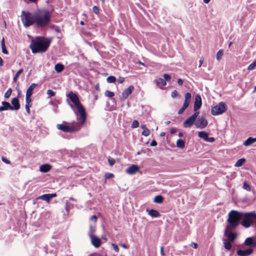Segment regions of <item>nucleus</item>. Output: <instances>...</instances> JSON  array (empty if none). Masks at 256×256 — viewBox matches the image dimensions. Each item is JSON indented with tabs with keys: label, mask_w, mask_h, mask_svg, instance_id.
I'll return each instance as SVG.
<instances>
[{
	"label": "nucleus",
	"mask_w": 256,
	"mask_h": 256,
	"mask_svg": "<svg viewBox=\"0 0 256 256\" xmlns=\"http://www.w3.org/2000/svg\"><path fill=\"white\" fill-rule=\"evenodd\" d=\"M50 42V38L38 37L32 40L30 47L34 54L44 52L48 48Z\"/></svg>",
	"instance_id": "1"
},
{
	"label": "nucleus",
	"mask_w": 256,
	"mask_h": 256,
	"mask_svg": "<svg viewBox=\"0 0 256 256\" xmlns=\"http://www.w3.org/2000/svg\"><path fill=\"white\" fill-rule=\"evenodd\" d=\"M35 24L38 27H44L50 22L52 14L46 9L38 10L34 13Z\"/></svg>",
	"instance_id": "2"
},
{
	"label": "nucleus",
	"mask_w": 256,
	"mask_h": 256,
	"mask_svg": "<svg viewBox=\"0 0 256 256\" xmlns=\"http://www.w3.org/2000/svg\"><path fill=\"white\" fill-rule=\"evenodd\" d=\"M68 96L76 106V110L74 111L75 114L77 116L78 114H79L80 119L82 120V124H84L86 120V113L84 108L80 102L78 96L72 92H69L68 94Z\"/></svg>",
	"instance_id": "3"
},
{
	"label": "nucleus",
	"mask_w": 256,
	"mask_h": 256,
	"mask_svg": "<svg viewBox=\"0 0 256 256\" xmlns=\"http://www.w3.org/2000/svg\"><path fill=\"white\" fill-rule=\"evenodd\" d=\"M84 124H82V119L80 122H73L71 123H68L66 121H63L62 124L56 125V128L65 132H72L79 130Z\"/></svg>",
	"instance_id": "4"
},
{
	"label": "nucleus",
	"mask_w": 256,
	"mask_h": 256,
	"mask_svg": "<svg viewBox=\"0 0 256 256\" xmlns=\"http://www.w3.org/2000/svg\"><path fill=\"white\" fill-rule=\"evenodd\" d=\"M244 213L236 210H232L228 214L226 227L236 228L239 224L240 219L243 217Z\"/></svg>",
	"instance_id": "5"
},
{
	"label": "nucleus",
	"mask_w": 256,
	"mask_h": 256,
	"mask_svg": "<svg viewBox=\"0 0 256 256\" xmlns=\"http://www.w3.org/2000/svg\"><path fill=\"white\" fill-rule=\"evenodd\" d=\"M34 14L29 12H25L22 11L21 15V19L24 26L25 27H28L35 24Z\"/></svg>",
	"instance_id": "6"
},
{
	"label": "nucleus",
	"mask_w": 256,
	"mask_h": 256,
	"mask_svg": "<svg viewBox=\"0 0 256 256\" xmlns=\"http://www.w3.org/2000/svg\"><path fill=\"white\" fill-rule=\"evenodd\" d=\"M254 211L244 213V219L242 221L241 224L246 228L250 227L253 224V222L250 218V216H254Z\"/></svg>",
	"instance_id": "7"
},
{
	"label": "nucleus",
	"mask_w": 256,
	"mask_h": 256,
	"mask_svg": "<svg viewBox=\"0 0 256 256\" xmlns=\"http://www.w3.org/2000/svg\"><path fill=\"white\" fill-rule=\"evenodd\" d=\"M226 105L224 102H220L212 108V114L213 116L221 114L226 110Z\"/></svg>",
	"instance_id": "8"
},
{
	"label": "nucleus",
	"mask_w": 256,
	"mask_h": 256,
	"mask_svg": "<svg viewBox=\"0 0 256 256\" xmlns=\"http://www.w3.org/2000/svg\"><path fill=\"white\" fill-rule=\"evenodd\" d=\"M234 229V228L228 227H226L225 229L224 235L227 237L228 239L226 240L230 242H234L236 238L237 234L232 232V230Z\"/></svg>",
	"instance_id": "9"
},
{
	"label": "nucleus",
	"mask_w": 256,
	"mask_h": 256,
	"mask_svg": "<svg viewBox=\"0 0 256 256\" xmlns=\"http://www.w3.org/2000/svg\"><path fill=\"white\" fill-rule=\"evenodd\" d=\"M199 114V112H195L192 116L187 118L184 122L183 126L184 128L190 127L196 121Z\"/></svg>",
	"instance_id": "10"
},
{
	"label": "nucleus",
	"mask_w": 256,
	"mask_h": 256,
	"mask_svg": "<svg viewBox=\"0 0 256 256\" xmlns=\"http://www.w3.org/2000/svg\"><path fill=\"white\" fill-rule=\"evenodd\" d=\"M207 120L203 116H200L196 119L194 125L198 128H204L208 125Z\"/></svg>",
	"instance_id": "11"
},
{
	"label": "nucleus",
	"mask_w": 256,
	"mask_h": 256,
	"mask_svg": "<svg viewBox=\"0 0 256 256\" xmlns=\"http://www.w3.org/2000/svg\"><path fill=\"white\" fill-rule=\"evenodd\" d=\"M198 136L200 138L204 139L206 142H213L214 141V138L213 137H208V134L206 132H200Z\"/></svg>",
	"instance_id": "12"
},
{
	"label": "nucleus",
	"mask_w": 256,
	"mask_h": 256,
	"mask_svg": "<svg viewBox=\"0 0 256 256\" xmlns=\"http://www.w3.org/2000/svg\"><path fill=\"white\" fill-rule=\"evenodd\" d=\"M91 240V242L92 244L95 247V248H98L102 244V240H101L98 238V237L96 236H90Z\"/></svg>",
	"instance_id": "13"
},
{
	"label": "nucleus",
	"mask_w": 256,
	"mask_h": 256,
	"mask_svg": "<svg viewBox=\"0 0 256 256\" xmlns=\"http://www.w3.org/2000/svg\"><path fill=\"white\" fill-rule=\"evenodd\" d=\"M56 196V194H44L40 196L38 198L49 202L50 200Z\"/></svg>",
	"instance_id": "14"
},
{
	"label": "nucleus",
	"mask_w": 256,
	"mask_h": 256,
	"mask_svg": "<svg viewBox=\"0 0 256 256\" xmlns=\"http://www.w3.org/2000/svg\"><path fill=\"white\" fill-rule=\"evenodd\" d=\"M253 252L254 250L250 248L246 250H238L236 251V254L239 256H248L250 255Z\"/></svg>",
	"instance_id": "15"
},
{
	"label": "nucleus",
	"mask_w": 256,
	"mask_h": 256,
	"mask_svg": "<svg viewBox=\"0 0 256 256\" xmlns=\"http://www.w3.org/2000/svg\"><path fill=\"white\" fill-rule=\"evenodd\" d=\"M11 104H12V110H18L20 108V100L18 98H12Z\"/></svg>",
	"instance_id": "16"
},
{
	"label": "nucleus",
	"mask_w": 256,
	"mask_h": 256,
	"mask_svg": "<svg viewBox=\"0 0 256 256\" xmlns=\"http://www.w3.org/2000/svg\"><path fill=\"white\" fill-rule=\"evenodd\" d=\"M202 106V98L200 95H197L195 98V101L194 104V110L196 112Z\"/></svg>",
	"instance_id": "17"
},
{
	"label": "nucleus",
	"mask_w": 256,
	"mask_h": 256,
	"mask_svg": "<svg viewBox=\"0 0 256 256\" xmlns=\"http://www.w3.org/2000/svg\"><path fill=\"white\" fill-rule=\"evenodd\" d=\"M138 170L139 167L138 166L132 164L130 166L127 168L126 170V172L129 174H134Z\"/></svg>",
	"instance_id": "18"
},
{
	"label": "nucleus",
	"mask_w": 256,
	"mask_h": 256,
	"mask_svg": "<svg viewBox=\"0 0 256 256\" xmlns=\"http://www.w3.org/2000/svg\"><path fill=\"white\" fill-rule=\"evenodd\" d=\"M134 90V87L132 86H130L128 88L125 90L122 93V98L126 100L128 96Z\"/></svg>",
	"instance_id": "19"
},
{
	"label": "nucleus",
	"mask_w": 256,
	"mask_h": 256,
	"mask_svg": "<svg viewBox=\"0 0 256 256\" xmlns=\"http://www.w3.org/2000/svg\"><path fill=\"white\" fill-rule=\"evenodd\" d=\"M2 106H0V112L8 110H12V106L10 104L9 102H2Z\"/></svg>",
	"instance_id": "20"
},
{
	"label": "nucleus",
	"mask_w": 256,
	"mask_h": 256,
	"mask_svg": "<svg viewBox=\"0 0 256 256\" xmlns=\"http://www.w3.org/2000/svg\"><path fill=\"white\" fill-rule=\"evenodd\" d=\"M190 100H191L190 93V92L186 93L184 96V102L182 106H184V107H186L187 108L190 104Z\"/></svg>",
	"instance_id": "21"
},
{
	"label": "nucleus",
	"mask_w": 256,
	"mask_h": 256,
	"mask_svg": "<svg viewBox=\"0 0 256 256\" xmlns=\"http://www.w3.org/2000/svg\"><path fill=\"white\" fill-rule=\"evenodd\" d=\"M146 212H148V214L152 218H158L160 216V212L158 211L154 210H146Z\"/></svg>",
	"instance_id": "22"
},
{
	"label": "nucleus",
	"mask_w": 256,
	"mask_h": 256,
	"mask_svg": "<svg viewBox=\"0 0 256 256\" xmlns=\"http://www.w3.org/2000/svg\"><path fill=\"white\" fill-rule=\"evenodd\" d=\"M51 168L50 165L48 164H44L40 166V170L42 172H46Z\"/></svg>",
	"instance_id": "23"
},
{
	"label": "nucleus",
	"mask_w": 256,
	"mask_h": 256,
	"mask_svg": "<svg viewBox=\"0 0 256 256\" xmlns=\"http://www.w3.org/2000/svg\"><path fill=\"white\" fill-rule=\"evenodd\" d=\"M156 85L161 88V86H164L166 84V80L162 78H158L155 80Z\"/></svg>",
	"instance_id": "24"
},
{
	"label": "nucleus",
	"mask_w": 256,
	"mask_h": 256,
	"mask_svg": "<svg viewBox=\"0 0 256 256\" xmlns=\"http://www.w3.org/2000/svg\"><path fill=\"white\" fill-rule=\"evenodd\" d=\"M37 84L34 83L30 84V86L26 90V95L32 96V91L37 86Z\"/></svg>",
	"instance_id": "25"
},
{
	"label": "nucleus",
	"mask_w": 256,
	"mask_h": 256,
	"mask_svg": "<svg viewBox=\"0 0 256 256\" xmlns=\"http://www.w3.org/2000/svg\"><path fill=\"white\" fill-rule=\"evenodd\" d=\"M244 244L245 245L248 246H250L252 245L254 246H256V244H254V238H252V237L248 238H246L244 241Z\"/></svg>",
	"instance_id": "26"
},
{
	"label": "nucleus",
	"mask_w": 256,
	"mask_h": 256,
	"mask_svg": "<svg viewBox=\"0 0 256 256\" xmlns=\"http://www.w3.org/2000/svg\"><path fill=\"white\" fill-rule=\"evenodd\" d=\"M222 241L224 248L227 250H230L232 247V246L230 244L231 242L228 241V240L224 238L222 240Z\"/></svg>",
	"instance_id": "27"
},
{
	"label": "nucleus",
	"mask_w": 256,
	"mask_h": 256,
	"mask_svg": "<svg viewBox=\"0 0 256 256\" xmlns=\"http://www.w3.org/2000/svg\"><path fill=\"white\" fill-rule=\"evenodd\" d=\"M64 69V66L60 64H57L54 66V70L58 73L62 72Z\"/></svg>",
	"instance_id": "28"
},
{
	"label": "nucleus",
	"mask_w": 256,
	"mask_h": 256,
	"mask_svg": "<svg viewBox=\"0 0 256 256\" xmlns=\"http://www.w3.org/2000/svg\"><path fill=\"white\" fill-rule=\"evenodd\" d=\"M164 201V198L162 196L158 195L154 197V202L157 204H162Z\"/></svg>",
	"instance_id": "29"
},
{
	"label": "nucleus",
	"mask_w": 256,
	"mask_h": 256,
	"mask_svg": "<svg viewBox=\"0 0 256 256\" xmlns=\"http://www.w3.org/2000/svg\"><path fill=\"white\" fill-rule=\"evenodd\" d=\"M256 142V138H248L243 144H252Z\"/></svg>",
	"instance_id": "30"
},
{
	"label": "nucleus",
	"mask_w": 256,
	"mask_h": 256,
	"mask_svg": "<svg viewBox=\"0 0 256 256\" xmlns=\"http://www.w3.org/2000/svg\"><path fill=\"white\" fill-rule=\"evenodd\" d=\"M245 161H246V160L244 158L239 159L235 164L234 166L236 167H240V166H242L244 164Z\"/></svg>",
	"instance_id": "31"
},
{
	"label": "nucleus",
	"mask_w": 256,
	"mask_h": 256,
	"mask_svg": "<svg viewBox=\"0 0 256 256\" xmlns=\"http://www.w3.org/2000/svg\"><path fill=\"white\" fill-rule=\"evenodd\" d=\"M96 231V226L94 225H90V231L88 232V235L90 236H94V233Z\"/></svg>",
	"instance_id": "32"
},
{
	"label": "nucleus",
	"mask_w": 256,
	"mask_h": 256,
	"mask_svg": "<svg viewBox=\"0 0 256 256\" xmlns=\"http://www.w3.org/2000/svg\"><path fill=\"white\" fill-rule=\"evenodd\" d=\"M24 72L23 69L21 68L15 74L14 76V77L13 80L14 82H16L17 81V80L18 78L19 77L20 75L22 74Z\"/></svg>",
	"instance_id": "33"
},
{
	"label": "nucleus",
	"mask_w": 256,
	"mask_h": 256,
	"mask_svg": "<svg viewBox=\"0 0 256 256\" xmlns=\"http://www.w3.org/2000/svg\"><path fill=\"white\" fill-rule=\"evenodd\" d=\"M1 44H2V52L4 53V54H8V50L6 49V47L5 44H4V38H2V40Z\"/></svg>",
	"instance_id": "34"
},
{
	"label": "nucleus",
	"mask_w": 256,
	"mask_h": 256,
	"mask_svg": "<svg viewBox=\"0 0 256 256\" xmlns=\"http://www.w3.org/2000/svg\"><path fill=\"white\" fill-rule=\"evenodd\" d=\"M223 54L224 51L220 49L218 51V52L216 54V59L218 60L219 61L222 58Z\"/></svg>",
	"instance_id": "35"
},
{
	"label": "nucleus",
	"mask_w": 256,
	"mask_h": 256,
	"mask_svg": "<svg viewBox=\"0 0 256 256\" xmlns=\"http://www.w3.org/2000/svg\"><path fill=\"white\" fill-rule=\"evenodd\" d=\"M107 82L108 83L114 82L116 80V78L114 76H110L106 78Z\"/></svg>",
	"instance_id": "36"
},
{
	"label": "nucleus",
	"mask_w": 256,
	"mask_h": 256,
	"mask_svg": "<svg viewBox=\"0 0 256 256\" xmlns=\"http://www.w3.org/2000/svg\"><path fill=\"white\" fill-rule=\"evenodd\" d=\"M242 188L244 189L245 190H246L248 192H250L251 190L250 186L246 182H244Z\"/></svg>",
	"instance_id": "37"
},
{
	"label": "nucleus",
	"mask_w": 256,
	"mask_h": 256,
	"mask_svg": "<svg viewBox=\"0 0 256 256\" xmlns=\"http://www.w3.org/2000/svg\"><path fill=\"white\" fill-rule=\"evenodd\" d=\"M32 98L31 96L26 95V104L32 105Z\"/></svg>",
	"instance_id": "38"
},
{
	"label": "nucleus",
	"mask_w": 256,
	"mask_h": 256,
	"mask_svg": "<svg viewBox=\"0 0 256 256\" xmlns=\"http://www.w3.org/2000/svg\"><path fill=\"white\" fill-rule=\"evenodd\" d=\"M12 92V90L11 88H9L4 94V96L6 98H8L11 95Z\"/></svg>",
	"instance_id": "39"
},
{
	"label": "nucleus",
	"mask_w": 256,
	"mask_h": 256,
	"mask_svg": "<svg viewBox=\"0 0 256 256\" xmlns=\"http://www.w3.org/2000/svg\"><path fill=\"white\" fill-rule=\"evenodd\" d=\"M105 96L108 97V98H112L114 96V94L113 92H112L109 90H106L105 92Z\"/></svg>",
	"instance_id": "40"
},
{
	"label": "nucleus",
	"mask_w": 256,
	"mask_h": 256,
	"mask_svg": "<svg viewBox=\"0 0 256 256\" xmlns=\"http://www.w3.org/2000/svg\"><path fill=\"white\" fill-rule=\"evenodd\" d=\"M256 66V60L252 63L248 67V70H252Z\"/></svg>",
	"instance_id": "41"
},
{
	"label": "nucleus",
	"mask_w": 256,
	"mask_h": 256,
	"mask_svg": "<svg viewBox=\"0 0 256 256\" xmlns=\"http://www.w3.org/2000/svg\"><path fill=\"white\" fill-rule=\"evenodd\" d=\"M138 126H139L138 122L136 120H134L132 122L131 126L132 128H136Z\"/></svg>",
	"instance_id": "42"
},
{
	"label": "nucleus",
	"mask_w": 256,
	"mask_h": 256,
	"mask_svg": "<svg viewBox=\"0 0 256 256\" xmlns=\"http://www.w3.org/2000/svg\"><path fill=\"white\" fill-rule=\"evenodd\" d=\"M72 204H70V202H67L66 206V210L68 212H69L70 210L72 208Z\"/></svg>",
	"instance_id": "43"
},
{
	"label": "nucleus",
	"mask_w": 256,
	"mask_h": 256,
	"mask_svg": "<svg viewBox=\"0 0 256 256\" xmlns=\"http://www.w3.org/2000/svg\"><path fill=\"white\" fill-rule=\"evenodd\" d=\"M164 80H166V81L170 82L171 80L170 76L167 74H164Z\"/></svg>",
	"instance_id": "44"
},
{
	"label": "nucleus",
	"mask_w": 256,
	"mask_h": 256,
	"mask_svg": "<svg viewBox=\"0 0 256 256\" xmlns=\"http://www.w3.org/2000/svg\"><path fill=\"white\" fill-rule=\"evenodd\" d=\"M47 94L49 96V98L54 96L55 95V92L51 90H47Z\"/></svg>",
	"instance_id": "45"
},
{
	"label": "nucleus",
	"mask_w": 256,
	"mask_h": 256,
	"mask_svg": "<svg viewBox=\"0 0 256 256\" xmlns=\"http://www.w3.org/2000/svg\"><path fill=\"white\" fill-rule=\"evenodd\" d=\"M150 132V131L148 129L145 128V130H144V131L142 132V135L146 136L149 135Z\"/></svg>",
	"instance_id": "46"
},
{
	"label": "nucleus",
	"mask_w": 256,
	"mask_h": 256,
	"mask_svg": "<svg viewBox=\"0 0 256 256\" xmlns=\"http://www.w3.org/2000/svg\"><path fill=\"white\" fill-rule=\"evenodd\" d=\"M108 162L110 165L111 166H113L115 164V160L110 157L108 158Z\"/></svg>",
	"instance_id": "47"
},
{
	"label": "nucleus",
	"mask_w": 256,
	"mask_h": 256,
	"mask_svg": "<svg viewBox=\"0 0 256 256\" xmlns=\"http://www.w3.org/2000/svg\"><path fill=\"white\" fill-rule=\"evenodd\" d=\"M112 246L114 250L116 252H118V251H119V248L118 247V246L116 244H114V243H112Z\"/></svg>",
	"instance_id": "48"
},
{
	"label": "nucleus",
	"mask_w": 256,
	"mask_h": 256,
	"mask_svg": "<svg viewBox=\"0 0 256 256\" xmlns=\"http://www.w3.org/2000/svg\"><path fill=\"white\" fill-rule=\"evenodd\" d=\"M114 176V175L112 173H106L105 174L106 178H110Z\"/></svg>",
	"instance_id": "49"
},
{
	"label": "nucleus",
	"mask_w": 256,
	"mask_h": 256,
	"mask_svg": "<svg viewBox=\"0 0 256 256\" xmlns=\"http://www.w3.org/2000/svg\"><path fill=\"white\" fill-rule=\"evenodd\" d=\"M2 160L3 162L6 164H10V162L4 156H2Z\"/></svg>",
	"instance_id": "50"
},
{
	"label": "nucleus",
	"mask_w": 256,
	"mask_h": 256,
	"mask_svg": "<svg viewBox=\"0 0 256 256\" xmlns=\"http://www.w3.org/2000/svg\"><path fill=\"white\" fill-rule=\"evenodd\" d=\"M92 11L94 14H98L99 12V9L98 6H94L92 8Z\"/></svg>",
	"instance_id": "51"
},
{
	"label": "nucleus",
	"mask_w": 256,
	"mask_h": 256,
	"mask_svg": "<svg viewBox=\"0 0 256 256\" xmlns=\"http://www.w3.org/2000/svg\"><path fill=\"white\" fill-rule=\"evenodd\" d=\"M124 80V77L120 76L117 82L119 84H122Z\"/></svg>",
	"instance_id": "52"
},
{
	"label": "nucleus",
	"mask_w": 256,
	"mask_h": 256,
	"mask_svg": "<svg viewBox=\"0 0 256 256\" xmlns=\"http://www.w3.org/2000/svg\"><path fill=\"white\" fill-rule=\"evenodd\" d=\"M32 106V105L26 104L25 108L26 110V112L28 114H30V108Z\"/></svg>",
	"instance_id": "53"
},
{
	"label": "nucleus",
	"mask_w": 256,
	"mask_h": 256,
	"mask_svg": "<svg viewBox=\"0 0 256 256\" xmlns=\"http://www.w3.org/2000/svg\"><path fill=\"white\" fill-rule=\"evenodd\" d=\"M186 108V107H184V106H182V108L179 110L178 111V114H182Z\"/></svg>",
	"instance_id": "54"
},
{
	"label": "nucleus",
	"mask_w": 256,
	"mask_h": 256,
	"mask_svg": "<svg viewBox=\"0 0 256 256\" xmlns=\"http://www.w3.org/2000/svg\"><path fill=\"white\" fill-rule=\"evenodd\" d=\"M178 95V92H176V90H174L172 92V94H171V96L172 97V98H175Z\"/></svg>",
	"instance_id": "55"
},
{
	"label": "nucleus",
	"mask_w": 256,
	"mask_h": 256,
	"mask_svg": "<svg viewBox=\"0 0 256 256\" xmlns=\"http://www.w3.org/2000/svg\"><path fill=\"white\" fill-rule=\"evenodd\" d=\"M90 220L96 222L97 220V217L96 216L94 215L90 218Z\"/></svg>",
	"instance_id": "56"
},
{
	"label": "nucleus",
	"mask_w": 256,
	"mask_h": 256,
	"mask_svg": "<svg viewBox=\"0 0 256 256\" xmlns=\"http://www.w3.org/2000/svg\"><path fill=\"white\" fill-rule=\"evenodd\" d=\"M204 58L203 57H202L200 60V61H199V66H198V67L200 68L201 67L203 62H204Z\"/></svg>",
	"instance_id": "57"
},
{
	"label": "nucleus",
	"mask_w": 256,
	"mask_h": 256,
	"mask_svg": "<svg viewBox=\"0 0 256 256\" xmlns=\"http://www.w3.org/2000/svg\"><path fill=\"white\" fill-rule=\"evenodd\" d=\"M191 246L194 248H196L198 246V244L195 242H192L191 244Z\"/></svg>",
	"instance_id": "58"
},
{
	"label": "nucleus",
	"mask_w": 256,
	"mask_h": 256,
	"mask_svg": "<svg viewBox=\"0 0 256 256\" xmlns=\"http://www.w3.org/2000/svg\"><path fill=\"white\" fill-rule=\"evenodd\" d=\"M176 144H184V142H183V140H182L178 139L176 141Z\"/></svg>",
	"instance_id": "59"
},
{
	"label": "nucleus",
	"mask_w": 256,
	"mask_h": 256,
	"mask_svg": "<svg viewBox=\"0 0 256 256\" xmlns=\"http://www.w3.org/2000/svg\"><path fill=\"white\" fill-rule=\"evenodd\" d=\"M160 254L162 256H165V254H164V247L163 246H162L160 248Z\"/></svg>",
	"instance_id": "60"
},
{
	"label": "nucleus",
	"mask_w": 256,
	"mask_h": 256,
	"mask_svg": "<svg viewBox=\"0 0 256 256\" xmlns=\"http://www.w3.org/2000/svg\"><path fill=\"white\" fill-rule=\"evenodd\" d=\"M178 83L180 86H182L183 84V81L182 79L178 78Z\"/></svg>",
	"instance_id": "61"
},
{
	"label": "nucleus",
	"mask_w": 256,
	"mask_h": 256,
	"mask_svg": "<svg viewBox=\"0 0 256 256\" xmlns=\"http://www.w3.org/2000/svg\"><path fill=\"white\" fill-rule=\"evenodd\" d=\"M176 146L181 148H183L184 146V145H176Z\"/></svg>",
	"instance_id": "62"
},
{
	"label": "nucleus",
	"mask_w": 256,
	"mask_h": 256,
	"mask_svg": "<svg viewBox=\"0 0 256 256\" xmlns=\"http://www.w3.org/2000/svg\"><path fill=\"white\" fill-rule=\"evenodd\" d=\"M122 246L123 248H126L128 247L126 246V244H122Z\"/></svg>",
	"instance_id": "63"
},
{
	"label": "nucleus",
	"mask_w": 256,
	"mask_h": 256,
	"mask_svg": "<svg viewBox=\"0 0 256 256\" xmlns=\"http://www.w3.org/2000/svg\"><path fill=\"white\" fill-rule=\"evenodd\" d=\"M140 127L144 129V130L145 128H147L145 125H142Z\"/></svg>",
	"instance_id": "64"
}]
</instances>
